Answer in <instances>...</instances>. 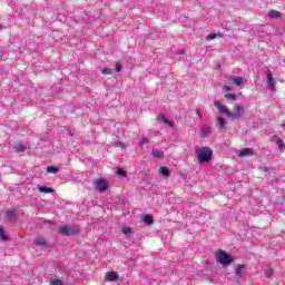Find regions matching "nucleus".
<instances>
[{
    "label": "nucleus",
    "mask_w": 285,
    "mask_h": 285,
    "mask_svg": "<svg viewBox=\"0 0 285 285\" xmlns=\"http://www.w3.org/2000/svg\"><path fill=\"white\" fill-rule=\"evenodd\" d=\"M214 106H215V108L218 109V112H220V115H226V117L228 119H232V121L242 119V117H244V115H246V108H244L243 104H235L233 106L234 112L230 111V109H228V107L224 106L220 100H215Z\"/></svg>",
    "instance_id": "f257e3e1"
},
{
    "label": "nucleus",
    "mask_w": 285,
    "mask_h": 285,
    "mask_svg": "<svg viewBox=\"0 0 285 285\" xmlns=\"http://www.w3.org/2000/svg\"><path fill=\"white\" fill-rule=\"evenodd\" d=\"M197 159L199 164H208L213 159V149L210 147H202L197 150Z\"/></svg>",
    "instance_id": "f03ea898"
},
{
    "label": "nucleus",
    "mask_w": 285,
    "mask_h": 285,
    "mask_svg": "<svg viewBox=\"0 0 285 285\" xmlns=\"http://www.w3.org/2000/svg\"><path fill=\"white\" fill-rule=\"evenodd\" d=\"M216 259L218 264H222L223 266H228V264H233V259L230 258V255L224 252V249H219L216 253Z\"/></svg>",
    "instance_id": "7ed1b4c3"
},
{
    "label": "nucleus",
    "mask_w": 285,
    "mask_h": 285,
    "mask_svg": "<svg viewBox=\"0 0 285 285\" xmlns=\"http://www.w3.org/2000/svg\"><path fill=\"white\" fill-rule=\"evenodd\" d=\"M58 233L65 236L79 235V228H72L70 225H63L59 227Z\"/></svg>",
    "instance_id": "20e7f679"
},
{
    "label": "nucleus",
    "mask_w": 285,
    "mask_h": 285,
    "mask_svg": "<svg viewBox=\"0 0 285 285\" xmlns=\"http://www.w3.org/2000/svg\"><path fill=\"white\" fill-rule=\"evenodd\" d=\"M94 184L96 190H98L99 193H106V190H108V181H106V179L104 178L96 179Z\"/></svg>",
    "instance_id": "39448f33"
},
{
    "label": "nucleus",
    "mask_w": 285,
    "mask_h": 285,
    "mask_svg": "<svg viewBox=\"0 0 285 285\" xmlns=\"http://www.w3.org/2000/svg\"><path fill=\"white\" fill-rule=\"evenodd\" d=\"M255 155V149L247 147V148H243L239 153H238V157H250Z\"/></svg>",
    "instance_id": "423d86ee"
},
{
    "label": "nucleus",
    "mask_w": 285,
    "mask_h": 285,
    "mask_svg": "<svg viewBox=\"0 0 285 285\" xmlns=\"http://www.w3.org/2000/svg\"><path fill=\"white\" fill-rule=\"evenodd\" d=\"M35 244L37 246H42V248H49L50 244H48V240H46V238L38 236L35 239Z\"/></svg>",
    "instance_id": "0eeeda50"
},
{
    "label": "nucleus",
    "mask_w": 285,
    "mask_h": 285,
    "mask_svg": "<svg viewBox=\"0 0 285 285\" xmlns=\"http://www.w3.org/2000/svg\"><path fill=\"white\" fill-rule=\"evenodd\" d=\"M105 279H107V282H117V279H119V274H117V272H107Z\"/></svg>",
    "instance_id": "6e6552de"
},
{
    "label": "nucleus",
    "mask_w": 285,
    "mask_h": 285,
    "mask_svg": "<svg viewBox=\"0 0 285 285\" xmlns=\"http://www.w3.org/2000/svg\"><path fill=\"white\" fill-rule=\"evenodd\" d=\"M4 217L8 222H17V212L14 209H9Z\"/></svg>",
    "instance_id": "1a4fd4ad"
},
{
    "label": "nucleus",
    "mask_w": 285,
    "mask_h": 285,
    "mask_svg": "<svg viewBox=\"0 0 285 285\" xmlns=\"http://www.w3.org/2000/svg\"><path fill=\"white\" fill-rule=\"evenodd\" d=\"M267 17L269 19H282V17H284V14L277 10H271L267 14Z\"/></svg>",
    "instance_id": "9d476101"
},
{
    "label": "nucleus",
    "mask_w": 285,
    "mask_h": 285,
    "mask_svg": "<svg viewBox=\"0 0 285 285\" xmlns=\"http://www.w3.org/2000/svg\"><path fill=\"white\" fill-rule=\"evenodd\" d=\"M244 268H246V265L239 264L237 268L235 269V277L237 279H240L242 275H244Z\"/></svg>",
    "instance_id": "9b49d317"
},
{
    "label": "nucleus",
    "mask_w": 285,
    "mask_h": 285,
    "mask_svg": "<svg viewBox=\"0 0 285 285\" xmlns=\"http://www.w3.org/2000/svg\"><path fill=\"white\" fill-rule=\"evenodd\" d=\"M267 83L272 90H275V88H276L275 79L273 78V72H271V71L267 73Z\"/></svg>",
    "instance_id": "f8f14e48"
},
{
    "label": "nucleus",
    "mask_w": 285,
    "mask_h": 285,
    "mask_svg": "<svg viewBox=\"0 0 285 285\" xmlns=\"http://www.w3.org/2000/svg\"><path fill=\"white\" fill-rule=\"evenodd\" d=\"M13 149L16 153H26V142H16Z\"/></svg>",
    "instance_id": "ddd939ff"
},
{
    "label": "nucleus",
    "mask_w": 285,
    "mask_h": 285,
    "mask_svg": "<svg viewBox=\"0 0 285 285\" xmlns=\"http://www.w3.org/2000/svg\"><path fill=\"white\" fill-rule=\"evenodd\" d=\"M216 126L217 128H219L220 130H224V128H226V120L223 117H218L216 119Z\"/></svg>",
    "instance_id": "4468645a"
},
{
    "label": "nucleus",
    "mask_w": 285,
    "mask_h": 285,
    "mask_svg": "<svg viewBox=\"0 0 285 285\" xmlns=\"http://www.w3.org/2000/svg\"><path fill=\"white\" fill-rule=\"evenodd\" d=\"M151 155H153V157H155V159H164V151L163 150L153 149Z\"/></svg>",
    "instance_id": "2eb2a0df"
},
{
    "label": "nucleus",
    "mask_w": 285,
    "mask_h": 285,
    "mask_svg": "<svg viewBox=\"0 0 285 285\" xmlns=\"http://www.w3.org/2000/svg\"><path fill=\"white\" fill-rule=\"evenodd\" d=\"M39 193H45L46 195L50 194V193H55V189L51 187H46V186H41L38 188Z\"/></svg>",
    "instance_id": "dca6fc26"
},
{
    "label": "nucleus",
    "mask_w": 285,
    "mask_h": 285,
    "mask_svg": "<svg viewBox=\"0 0 285 285\" xmlns=\"http://www.w3.org/2000/svg\"><path fill=\"white\" fill-rule=\"evenodd\" d=\"M159 173L163 177H170V169L168 167H160Z\"/></svg>",
    "instance_id": "f3484780"
},
{
    "label": "nucleus",
    "mask_w": 285,
    "mask_h": 285,
    "mask_svg": "<svg viewBox=\"0 0 285 285\" xmlns=\"http://www.w3.org/2000/svg\"><path fill=\"white\" fill-rule=\"evenodd\" d=\"M0 239H2V242H8V239H10V236L6 234L3 227H0Z\"/></svg>",
    "instance_id": "a211bd4d"
},
{
    "label": "nucleus",
    "mask_w": 285,
    "mask_h": 285,
    "mask_svg": "<svg viewBox=\"0 0 285 285\" xmlns=\"http://www.w3.org/2000/svg\"><path fill=\"white\" fill-rule=\"evenodd\" d=\"M274 141H276L277 146L279 147L281 150H284L285 148V144L284 140H282L281 138H278L277 136L274 137Z\"/></svg>",
    "instance_id": "6ab92c4d"
},
{
    "label": "nucleus",
    "mask_w": 285,
    "mask_h": 285,
    "mask_svg": "<svg viewBox=\"0 0 285 285\" xmlns=\"http://www.w3.org/2000/svg\"><path fill=\"white\" fill-rule=\"evenodd\" d=\"M233 81H234L235 86H243L244 85V78H242V77H234Z\"/></svg>",
    "instance_id": "aec40b11"
},
{
    "label": "nucleus",
    "mask_w": 285,
    "mask_h": 285,
    "mask_svg": "<svg viewBox=\"0 0 285 285\" xmlns=\"http://www.w3.org/2000/svg\"><path fill=\"white\" fill-rule=\"evenodd\" d=\"M225 99H227V101H237V95H235V94H226L225 95Z\"/></svg>",
    "instance_id": "412c9836"
},
{
    "label": "nucleus",
    "mask_w": 285,
    "mask_h": 285,
    "mask_svg": "<svg viewBox=\"0 0 285 285\" xmlns=\"http://www.w3.org/2000/svg\"><path fill=\"white\" fill-rule=\"evenodd\" d=\"M144 222H145V224H147V226H153V223H154L153 216L146 215V216L144 217Z\"/></svg>",
    "instance_id": "4be33fe9"
},
{
    "label": "nucleus",
    "mask_w": 285,
    "mask_h": 285,
    "mask_svg": "<svg viewBox=\"0 0 285 285\" xmlns=\"http://www.w3.org/2000/svg\"><path fill=\"white\" fill-rule=\"evenodd\" d=\"M273 273H274L273 267H267V269L265 271V277L267 278L273 277Z\"/></svg>",
    "instance_id": "5701e85b"
},
{
    "label": "nucleus",
    "mask_w": 285,
    "mask_h": 285,
    "mask_svg": "<svg viewBox=\"0 0 285 285\" xmlns=\"http://www.w3.org/2000/svg\"><path fill=\"white\" fill-rule=\"evenodd\" d=\"M117 175L122 178L128 177V173H126L124 169H118Z\"/></svg>",
    "instance_id": "b1692460"
},
{
    "label": "nucleus",
    "mask_w": 285,
    "mask_h": 285,
    "mask_svg": "<svg viewBox=\"0 0 285 285\" xmlns=\"http://www.w3.org/2000/svg\"><path fill=\"white\" fill-rule=\"evenodd\" d=\"M217 37H222V35L217 33H209L207 36L208 41H213V39H217Z\"/></svg>",
    "instance_id": "393cba45"
},
{
    "label": "nucleus",
    "mask_w": 285,
    "mask_h": 285,
    "mask_svg": "<svg viewBox=\"0 0 285 285\" xmlns=\"http://www.w3.org/2000/svg\"><path fill=\"white\" fill-rule=\"evenodd\" d=\"M47 173H59V168L55 166H48L47 167Z\"/></svg>",
    "instance_id": "a878e982"
},
{
    "label": "nucleus",
    "mask_w": 285,
    "mask_h": 285,
    "mask_svg": "<svg viewBox=\"0 0 285 285\" xmlns=\"http://www.w3.org/2000/svg\"><path fill=\"white\" fill-rule=\"evenodd\" d=\"M131 234H132V228L130 227L122 228V235H131Z\"/></svg>",
    "instance_id": "bb28decb"
},
{
    "label": "nucleus",
    "mask_w": 285,
    "mask_h": 285,
    "mask_svg": "<svg viewBox=\"0 0 285 285\" xmlns=\"http://www.w3.org/2000/svg\"><path fill=\"white\" fill-rule=\"evenodd\" d=\"M50 284L51 285H63V282L61 279H59V278H56V279L51 281Z\"/></svg>",
    "instance_id": "cd10ccee"
},
{
    "label": "nucleus",
    "mask_w": 285,
    "mask_h": 285,
    "mask_svg": "<svg viewBox=\"0 0 285 285\" xmlns=\"http://www.w3.org/2000/svg\"><path fill=\"white\" fill-rule=\"evenodd\" d=\"M112 70H110V68H104L101 69V73L102 75H111Z\"/></svg>",
    "instance_id": "c85d7f7f"
},
{
    "label": "nucleus",
    "mask_w": 285,
    "mask_h": 285,
    "mask_svg": "<svg viewBox=\"0 0 285 285\" xmlns=\"http://www.w3.org/2000/svg\"><path fill=\"white\" fill-rule=\"evenodd\" d=\"M145 144H150V138L148 137L142 138L140 141V146H144Z\"/></svg>",
    "instance_id": "c756f323"
},
{
    "label": "nucleus",
    "mask_w": 285,
    "mask_h": 285,
    "mask_svg": "<svg viewBox=\"0 0 285 285\" xmlns=\"http://www.w3.org/2000/svg\"><path fill=\"white\" fill-rule=\"evenodd\" d=\"M121 68H122L121 65L117 63L116 65V72H121Z\"/></svg>",
    "instance_id": "7c9ffc66"
},
{
    "label": "nucleus",
    "mask_w": 285,
    "mask_h": 285,
    "mask_svg": "<svg viewBox=\"0 0 285 285\" xmlns=\"http://www.w3.org/2000/svg\"><path fill=\"white\" fill-rule=\"evenodd\" d=\"M223 90H226V92H230V90H233V88H232V87H228V86H224V87H223Z\"/></svg>",
    "instance_id": "2f4dec72"
},
{
    "label": "nucleus",
    "mask_w": 285,
    "mask_h": 285,
    "mask_svg": "<svg viewBox=\"0 0 285 285\" xmlns=\"http://www.w3.org/2000/svg\"><path fill=\"white\" fill-rule=\"evenodd\" d=\"M167 124V126H170V128H173L175 126V124H173V121L168 120V122H165Z\"/></svg>",
    "instance_id": "473e14b6"
},
{
    "label": "nucleus",
    "mask_w": 285,
    "mask_h": 285,
    "mask_svg": "<svg viewBox=\"0 0 285 285\" xmlns=\"http://www.w3.org/2000/svg\"><path fill=\"white\" fill-rule=\"evenodd\" d=\"M164 124H168V119H166V116L161 117Z\"/></svg>",
    "instance_id": "72a5a7b5"
},
{
    "label": "nucleus",
    "mask_w": 285,
    "mask_h": 285,
    "mask_svg": "<svg viewBox=\"0 0 285 285\" xmlns=\"http://www.w3.org/2000/svg\"><path fill=\"white\" fill-rule=\"evenodd\" d=\"M197 115H198V117H202V112H199V110H197Z\"/></svg>",
    "instance_id": "f704fd0d"
}]
</instances>
